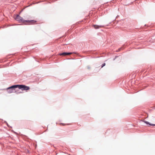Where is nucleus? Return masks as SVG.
<instances>
[{
    "mask_svg": "<svg viewBox=\"0 0 155 155\" xmlns=\"http://www.w3.org/2000/svg\"><path fill=\"white\" fill-rule=\"evenodd\" d=\"M73 54V53L72 52H69V53H66L64 52L62 53H61L59 54L60 55H63V56H65L66 55H70Z\"/></svg>",
    "mask_w": 155,
    "mask_h": 155,
    "instance_id": "3",
    "label": "nucleus"
},
{
    "mask_svg": "<svg viewBox=\"0 0 155 155\" xmlns=\"http://www.w3.org/2000/svg\"><path fill=\"white\" fill-rule=\"evenodd\" d=\"M93 26L94 27V28L96 29H98L104 27V26L103 25H93Z\"/></svg>",
    "mask_w": 155,
    "mask_h": 155,
    "instance_id": "4",
    "label": "nucleus"
},
{
    "mask_svg": "<svg viewBox=\"0 0 155 155\" xmlns=\"http://www.w3.org/2000/svg\"><path fill=\"white\" fill-rule=\"evenodd\" d=\"M15 19L16 20L18 21H21L24 23L25 22H26L27 23L29 24H33L36 22V21L35 20H24L23 18L19 16L18 15H17Z\"/></svg>",
    "mask_w": 155,
    "mask_h": 155,
    "instance_id": "2",
    "label": "nucleus"
},
{
    "mask_svg": "<svg viewBox=\"0 0 155 155\" xmlns=\"http://www.w3.org/2000/svg\"><path fill=\"white\" fill-rule=\"evenodd\" d=\"M62 124L63 125H66V124Z\"/></svg>",
    "mask_w": 155,
    "mask_h": 155,
    "instance_id": "7",
    "label": "nucleus"
},
{
    "mask_svg": "<svg viewBox=\"0 0 155 155\" xmlns=\"http://www.w3.org/2000/svg\"><path fill=\"white\" fill-rule=\"evenodd\" d=\"M21 93V92H19L18 93Z\"/></svg>",
    "mask_w": 155,
    "mask_h": 155,
    "instance_id": "8",
    "label": "nucleus"
},
{
    "mask_svg": "<svg viewBox=\"0 0 155 155\" xmlns=\"http://www.w3.org/2000/svg\"><path fill=\"white\" fill-rule=\"evenodd\" d=\"M105 65V63H104V64H103L102 65V66H101V68H103L104 66Z\"/></svg>",
    "mask_w": 155,
    "mask_h": 155,
    "instance_id": "6",
    "label": "nucleus"
},
{
    "mask_svg": "<svg viewBox=\"0 0 155 155\" xmlns=\"http://www.w3.org/2000/svg\"><path fill=\"white\" fill-rule=\"evenodd\" d=\"M18 88L22 90H28L30 89V87L24 85H16L12 86L7 89V90L9 93H11L14 92V89Z\"/></svg>",
    "mask_w": 155,
    "mask_h": 155,
    "instance_id": "1",
    "label": "nucleus"
},
{
    "mask_svg": "<svg viewBox=\"0 0 155 155\" xmlns=\"http://www.w3.org/2000/svg\"><path fill=\"white\" fill-rule=\"evenodd\" d=\"M143 121L147 125H149L152 126H155V124H151L150 123L146 121L145 120H143Z\"/></svg>",
    "mask_w": 155,
    "mask_h": 155,
    "instance_id": "5",
    "label": "nucleus"
}]
</instances>
